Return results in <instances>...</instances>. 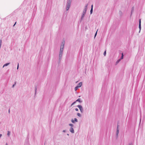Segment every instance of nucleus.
<instances>
[{"label":"nucleus","mask_w":145,"mask_h":145,"mask_svg":"<svg viewBox=\"0 0 145 145\" xmlns=\"http://www.w3.org/2000/svg\"><path fill=\"white\" fill-rule=\"evenodd\" d=\"M10 132L9 131H7V135L9 137V136L10 134Z\"/></svg>","instance_id":"ddd939ff"},{"label":"nucleus","mask_w":145,"mask_h":145,"mask_svg":"<svg viewBox=\"0 0 145 145\" xmlns=\"http://www.w3.org/2000/svg\"><path fill=\"white\" fill-rule=\"evenodd\" d=\"M141 19H140L139 20V28L140 29L139 32L140 31L141 29Z\"/></svg>","instance_id":"423d86ee"},{"label":"nucleus","mask_w":145,"mask_h":145,"mask_svg":"<svg viewBox=\"0 0 145 145\" xmlns=\"http://www.w3.org/2000/svg\"><path fill=\"white\" fill-rule=\"evenodd\" d=\"M128 145H132V143H130Z\"/></svg>","instance_id":"c756f323"},{"label":"nucleus","mask_w":145,"mask_h":145,"mask_svg":"<svg viewBox=\"0 0 145 145\" xmlns=\"http://www.w3.org/2000/svg\"><path fill=\"white\" fill-rule=\"evenodd\" d=\"M76 102V101L74 102V103H73L72 104V105H73L74 103H75Z\"/></svg>","instance_id":"2f4dec72"},{"label":"nucleus","mask_w":145,"mask_h":145,"mask_svg":"<svg viewBox=\"0 0 145 145\" xmlns=\"http://www.w3.org/2000/svg\"><path fill=\"white\" fill-rule=\"evenodd\" d=\"M106 54V51L105 50L103 53V55L104 56H105Z\"/></svg>","instance_id":"aec40b11"},{"label":"nucleus","mask_w":145,"mask_h":145,"mask_svg":"<svg viewBox=\"0 0 145 145\" xmlns=\"http://www.w3.org/2000/svg\"><path fill=\"white\" fill-rule=\"evenodd\" d=\"M78 87H77V86H76L75 88H74V89H75V91H76L77 90V89H78Z\"/></svg>","instance_id":"f3484780"},{"label":"nucleus","mask_w":145,"mask_h":145,"mask_svg":"<svg viewBox=\"0 0 145 145\" xmlns=\"http://www.w3.org/2000/svg\"><path fill=\"white\" fill-rule=\"evenodd\" d=\"M121 60V59H119L116 62V64L118 63Z\"/></svg>","instance_id":"a211bd4d"},{"label":"nucleus","mask_w":145,"mask_h":145,"mask_svg":"<svg viewBox=\"0 0 145 145\" xmlns=\"http://www.w3.org/2000/svg\"><path fill=\"white\" fill-rule=\"evenodd\" d=\"M97 31H98V30H97V31L95 33V36H94V38H95L96 36L97 35Z\"/></svg>","instance_id":"b1692460"},{"label":"nucleus","mask_w":145,"mask_h":145,"mask_svg":"<svg viewBox=\"0 0 145 145\" xmlns=\"http://www.w3.org/2000/svg\"><path fill=\"white\" fill-rule=\"evenodd\" d=\"M93 11V9H91V10H90V14H91L92 13Z\"/></svg>","instance_id":"dca6fc26"},{"label":"nucleus","mask_w":145,"mask_h":145,"mask_svg":"<svg viewBox=\"0 0 145 145\" xmlns=\"http://www.w3.org/2000/svg\"><path fill=\"white\" fill-rule=\"evenodd\" d=\"M123 54L122 53L121 54V57L120 59H123Z\"/></svg>","instance_id":"f8f14e48"},{"label":"nucleus","mask_w":145,"mask_h":145,"mask_svg":"<svg viewBox=\"0 0 145 145\" xmlns=\"http://www.w3.org/2000/svg\"><path fill=\"white\" fill-rule=\"evenodd\" d=\"M88 4H86L83 10V13H84L85 14H86V11H87V7H88Z\"/></svg>","instance_id":"7ed1b4c3"},{"label":"nucleus","mask_w":145,"mask_h":145,"mask_svg":"<svg viewBox=\"0 0 145 145\" xmlns=\"http://www.w3.org/2000/svg\"><path fill=\"white\" fill-rule=\"evenodd\" d=\"M67 135H68V136H69V134H67Z\"/></svg>","instance_id":"4c0bfd02"},{"label":"nucleus","mask_w":145,"mask_h":145,"mask_svg":"<svg viewBox=\"0 0 145 145\" xmlns=\"http://www.w3.org/2000/svg\"><path fill=\"white\" fill-rule=\"evenodd\" d=\"M77 115L79 117H81V115L79 113H77Z\"/></svg>","instance_id":"2eb2a0df"},{"label":"nucleus","mask_w":145,"mask_h":145,"mask_svg":"<svg viewBox=\"0 0 145 145\" xmlns=\"http://www.w3.org/2000/svg\"><path fill=\"white\" fill-rule=\"evenodd\" d=\"M2 136V135L0 134V137H1Z\"/></svg>","instance_id":"f704fd0d"},{"label":"nucleus","mask_w":145,"mask_h":145,"mask_svg":"<svg viewBox=\"0 0 145 145\" xmlns=\"http://www.w3.org/2000/svg\"><path fill=\"white\" fill-rule=\"evenodd\" d=\"M91 9H93V5H91Z\"/></svg>","instance_id":"7c9ffc66"},{"label":"nucleus","mask_w":145,"mask_h":145,"mask_svg":"<svg viewBox=\"0 0 145 145\" xmlns=\"http://www.w3.org/2000/svg\"><path fill=\"white\" fill-rule=\"evenodd\" d=\"M71 121L73 123H75L74 121L72 119V120H71Z\"/></svg>","instance_id":"5701e85b"},{"label":"nucleus","mask_w":145,"mask_h":145,"mask_svg":"<svg viewBox=\"0 0 145 145\" xmlns=\"http://www.w3.org/2000/svg\"><path fill=\"white\" fill-rule=\"evenodd\" d=\"M63 132H66V130H63Z\"/></svg>","instance_id":"473e14b6"},{"label":"nucleus","mask_w":145,"mask_h":145,"mask_svg":"<svg viewBox=\"0 0 145 145\" xmlns=\"http://www.w3.org/2000/svg\"><path fill=\"white\" fill-rule=\"evenodd\" d=\"M7 143H6V145H7Z\"/></svg>","instance_id":"58836bf2"},{"label":"nucleus","mask_w":145,"mask_h":145,"mask_svg":"<svg viewBox=\"0 0 145 145\" xmlns=\"http://www.w3.org/2000/svg\"><path fill=\"white\" fill-rule=\"evenodd\" d=\"M71 0H67L66 8L67 10H68L69 9L71 6Z\"/></svg>","instance_id":"f257e3e1"},{"label":"nucleus","mask_w":145,"mask_h":145,"mask_svg":"<svg viewBox=\"0 0 145 145\" xmlns=\"http://www.w3.org/2000/svg\"><path fill=\"white\" fill-rule=\"evenodd\" d=\"M74 121H76V122L78 121V120L76 118H74Z\"/></svg>","instance_id":"412c9836"},{"label":"nucleus","mask_w":145,"mask_h":145,"mask_svg":"<svg viewBox=\"0 0 145 145\" xmlns=\"http://www.w3.org/2000/svg\"><path fill=\"white\" fill-rule=\"evenodd\" d=\"M77 100H80V98H78Z\"/></svg>","instance_id":"e433bc0d"},{"label":"nucleus","mask_w":145,"mask_h":145,"mask_svg":"<svg viewBox=\"0 0 145 145\" xmlns=\"http://www.w3.org/2000/svg\"><path fill=\"white\" fill-rule=\"evenodd\" d=\"M8 111V113H9L10 112V109H9Z\"/></svg>","instance_id":"72a5a7b5"},{"label":"nucleus","mask_w":145,"mask_h":145,"mask_svg":"<svg viewBox=\"0 0 145 145\" xmlns=\"http://www.w3.org/2000/svg\"><path fill=\"white\" fill-rule=\"evenodd\" d=\"M134 7H133L132 8V10H131V13H132V12L134 10Z\"/></svg>","instance_id":"393cba45"},{"label":"nucleus","mask_w":145,"mask_h":145,"mask_svg":"<svg viewBox=\"0 0 145 145\" xmlns=\"http://www.w3.org/2000/svg\"><path fill=\"white\" fill-rule=\"evenodd\" d=\"M85 14H86L82 13L80 18V21H82L83 20L84 18Z\"/></svg>","instance_id":"0eeeda50"},{"label":"nucleus","mask_w":145,"mask_h":145,"mask_svg":"<svg viewBox=\"0 0 145 145\" xmlns=\"http://www.w3.org/2000/svg\"><path fill=\"white\" fill-rule=\"evenodd\" d=\"M10 64V63H6V64H5L3 66V67H4L5 66H7L9 64Z\"/></svg>","instance_id":"9b49d317"},{"label":"nucleus","mask_w":145,"mask_h":145,"mask_svg":"<svg viewBox=\"0 0 145 145\" xmlns=\"http://www.w3.org/2000/svg\"><path fill=\"white\" fill-rule=\"evenodd\" d=\"M69 125L71 126V127H72L73 126V125L72 124H71V123H69Z\"/></svg>","instance_id":"4468645a"},{"label":"nucleus","mask_w":145,"mask_h":145,"mask_svg":"<svg viewBox=\"0 0 145 145\" xmlns=\"http://www.w3.org/2000/svg\"><path fill=\"white\" fill-rule=\"evenodd\" d=\"M76 101H78L80 103H81L82 102V100H76Z\"/></svg>","instance_id":"a878e982"},{"label":"nucleus","mask_w":145,"mask_h":145,"mask_svg":"<svg viewBox=\"0 0 145 145\" xmlns=\"http://www.w3.org/2000/svg\"><path fill=\"white\" fill-rule=\"evenodd\" d=\"M63 51H61V50H60L59 54V59L60 60L62 58V57L63 55Z\"/></svg>","instance_id":"f03ea898"},{"label":"nucleus","mask_w":145,"mask_h":145,"mask_svg":"<svg viewBox=\"0 0 145 145\" xmlns=\"http://www.w3.org/2000/svg\"><path fill=\"white\" fill-rule=\"evenodd\" d=\"M19 63H18V65H17V70H18V68H19Z\"/></svg>","instance_id":"cd10ccee"},{"label":"nucleus","mask_w":145,"mask_h":145,"mask_svg":"<svg viewBox=\"0 0 145 145\" xmlns=\"http://www.w3.org/2000/svg\"><path fill=\"white\" fill-rule=\"evenodd\" d=\"M82 85V83L81 82H80L77 85V87H78V88L80 87H81Z\"/></svg>","instance_id":"9d476101"},{"label":"nucleus","mask_w":145,"mask_h":145,"mask_svg":"<svg viewBox=\"0 0 145 145\" xmlns=\"http://www.w3.org/2000/svg\"><path fill=\"white\" fill-rule=\"evenodd\" d=\"M119 127H120V125H119L118 124L117 125V129H118V130H119Z\"/></svg>","instance_id":"6ab92c4d"},{"label":"nucleus","mask_w":145,"mask_h":145,"mask_svg":"<svg viewBox=\"0 0 145 145\" xmlns=\"http://www.w3.org/2000/svg\"><path fill=\"white\" fill-rule=\"evenodd\" d=\"M16 84V82H15L14 83V84L12 85V87L14 88V86Z\"/></svg>","instance_id":"4be33fe9"},{"label":"nucleus","mask_w":145,"mask_h":145,"mask_svg":"<svg viewBox=\"0 0 145 145\" xmlns=\"http://www.w3.org/2000/svg\"><path fill=\"white\" fill-rule=\"evenodd\" d=\"M16 22L15 23V24L14 25H13V26H15V25L16 24Z\"/></svg>","instance_id":"c9c22d12"},{"label":"nucleus","mask_w":145,"mask_h":145,"mask_svg":"<svg viewBox=\"0 0 145 145\" xmlns=\"http://www.w3.org/2000/svg\"><path fill=\"white\" fill-rule=\"evenodd\" d=\"M75 110H76V111H78V108H76L75 109Z\"/></svg>","instance_id":"c85d7f7f"},{"label":"nucleus","mask_w":145,"mask_h":145,"mask_svg":"<svg viewBox=\"0 0 145 145\" xmlns=\"http://www.w3.org/2000/svg\"><path fill=\"white\" fill-rule=\"evenodd\" d=\"M77 106L78 108L80 110L81 112L82 113L83 112V109L82 108V106L80 105H78Z\"/></svg>","instance_id":"39448f33"},{"label":"nucleus","mask_w":145,"mask_h":145,"mask_svg":"<svg viewBox=\"0 0 145 145\" xmlns=\"http://www.w3.org/2000/svg\"><path fill=\"white\" fill-rule=\"evenodd\" d=\"M119 130L118 129H117L116 133V138H117L118 137V134L119 133Z\"/></svg>","instance_id":"1a4fd4ad"},{"label":"nucleus","mask_w":145,"mask_h":145,"mask_svg":"<svg viewBox=\"0 0 145 145\" xmlns=\"http://www.w3.org/2000/svg\"><path fill=\"white\" fill-rule=\"evenodd\" d=\"M65 42H62L61 45L60 50L63 51V48L64 46Z\"/></svg>","instance_id":"20e7f679"},{"label":"nucleus","mask_w":145,"mask_h":145,"mask_svg":"<svg viewBox=\"0 0 145 145\" xmlns=\"http://www.w3.org/2000/svg\"><path fill=\"white\" fill-rule=\"evenodd\" d=\"M69 131L72 133H74V130L73 128L72 127H70L69 129Z\"/></svg>","instance_id":"6e6552de"},{"label":"nucleus","mask_w":145,"mask_h":145,"mask_svg":"<svg viewBox=\"0 0 145 145\" xmlns=\"http://www.w3.org/2000/svg\"><path fill=\"white\" fill-rule=\"evenodd\" d=\"M35 94H36V90L37 89V88L36 87H35Z\"/></svg>","instance_id":"bb28decb"}]
</instances>
